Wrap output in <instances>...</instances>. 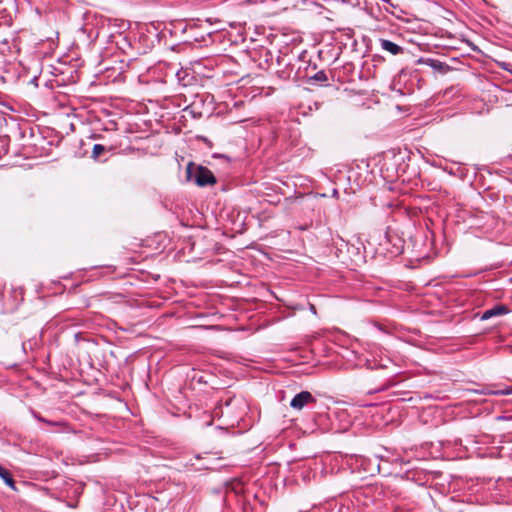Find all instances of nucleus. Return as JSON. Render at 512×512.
<instances>
[{
  "label": "nucleus",
  "instance_id": "obj_22",
  "mask_svg": "<svg viewBox=\"0 0 512 512\" xmlns=\"http://www.w3.org/2000/svg\"><path fill=\"white\" fill-rule=\"evenodd\" d=\"M212 158H214V159H223L226 162H230L231 161V158L228 155L220 154V153H213L212 154Z\"/></svg>",
  "mask_w": 512,
  "mask_h": 512
},
{
  "label": "nucleus",
  "instance_id": "obj_5",
  "mask_svg": "<svg viewBox=\"0 0 512 512\" xmlns=\"http://www.w3.org/2000/svg\"><path fill=\"white\" fill-rule=\"evenodd\" d=\"M409 156L404 152L393 153L391 157L388 155L384 159L382 170L387 171V178H399L403 176L408 169V164L405 162Z\"/></svg>",
  "mask_w": 512,
  "mask_h": 512
},
{
  "label": "nucleus",
  "instance_id": "obj_31",
  "mask_svg": "<svg viewBox=\"0 0 512 512\" xmlns=\"http://www.w3.org/2000/svg\"><path fill=\"white\" fill-rule=\"evenodd\" d=\"M156 38L160 40V33H156Z\"/></svg>",
  "mask_w": 512,
  "mask_h": 512
},
{
  "label": "nucleus",
  "instance_id": "obj_2",
  "mask_svg": "<svg viewBox=\"0 0 512 512\" xmlns=\"http://www.w3.org/2000/svg\"><path fill=\"white\" fill-rule=\"evenodd\" d=\"M405 241L396 232L387 230L383 239L374 249V256L384 259H393L401 255L404 251Z\"/></svg>",
  "mask_w": 512,
  "mask_h": 512
},
{
  "label": "nucleus",
  "instance_id": "obj_27",
  "mask_svg": "<svg viewBox=\"0 0 512 512\" xmlns=\"http://www.w3.org/2000/svg\"><path fill=\"white\" fill-rule=\"evenodd\" d=\"M299 228H300L301 230H307V229H308V226H307V225H305V226H300Z\"/></svg>",
  "mask_w": 512,
  "mask_h": 512
},
{
  "label": "nucleus",
  "instance_id": "obj_30",
  "mask_svg": "<svg viewBox=\"0 0 512 512\" xmlns=\"http://www.w3.org/2000/svg\"><path fill=\"white\" fill-rule=\"evenodd\" d=\"M311 312L315 313L316 310H315V307L314 306H311Z\"/></svg>",
  "mask_w": 512,
  "mask_h": 512
},
{
  "label": "nucleus",
  "instance_id": "obj_18",
  "mask_svg": "<svg viewBox=\"0 0 512 512\" xmlns=\"http://www.w3.org/2000/svg\"><path fill=\"white\" fill-rule=\"evenodd\" d=\"M0 478L3 479L5 484L12 489H15V481L10 472L0 465Z\"/></svg>",
  "mask_w": 512,
  "mask_h": 512
},
{
  "label": "nucleus",
  "instance_id": "obj_19",
  "mask_svg": "<svg viewBox=\"0 0 512 512\" xmlns=\"http://www.w3.org/2000/svg\"><path fill=\"white\" fill-rule=\"evenodd\" d=\"M170 104H172V99L170 98H167L165 97L164 99H162V106H161V109H162V119L167 116L168 118H170L172 116V112L170 111H166L165 110H168Z\"/></svg>",
  "mask_w": 512,
  "mask_h": 512
},
{
  "label": "nucleus",
  "instance_id": "obj_26",
  "mask_svg": "<svg viewBox=\"0 0 512 512\" xmlns=\"http://www.w3.org/2000/svg\"><path fill=\"white\" fill-rule=\"evenodd\" d=\"M376 469H377V471H378L379 473L381 472V466H380V464H379V463H377V465H376Z\"/></svg>",
  "mask_w": 512,
  "mask_h": 512
},
{
  "label": "nucleus",
  "instance_id": "obj_24",
  "mask_svg": "<svg viewBox=\"0 0 512 512\" xmlns=\"http://www.w3.org/2000/svg\"><path fill=\"white\" fill-rule=\"evenodd\" d=\"M389 387H390V385H382L381 387H379V388H377L376 390H374V392H381V391H385V390H387Z\"/></svg>",
  "mask_w": 512,
  "mask_h": 512
},
{
  "label": "nucleus",
  "instance_id": "obj_34",
  "mask_svg": "<svg viewBox=\"0 0 512 512\" xmlns=\"http://www.w3.org/2000/svg\"><path fill=\"white\" fill-rule=\"evenodd\" d=\"M449 173L453 174V175H456V172H454V171H450Z\"/></svg>",
  "mask_w": 512,
  "mask_h": 512
},
{
  "label": "nucleus",
  "instance_id": "obj_20",
  "mask_svg": "<svg viewBox=\"0 0 512 512\" xmlns=\"http://www.w3.org/2000/svg\"><path fill=\"white\" fill-rule=\"evenodd\" d=\"M104 151H106V147L104 145L95 144L92 149V158L95 160L98 159Z\"/></svg>",
  "mask_w": 512,
  "mask_h": 512
},
{
  "label": "nucleus",
  "instance_id": "obj_16",
  "mask_svg": "<svg viewBox=\"0 0 512 512\" xmlns=\"http://www.w3.org/2000/svg\"><path fill=\"white\" fill-rule=\"evenodd\" d=\"M32 415H33V417L37 421L45 423V424L53 426V427H64V426H66V422L65 421H62V420H59V421L48 420V419L44 418L43 416H41V414H39L38 412H36L34 410H32Z\"/></svg>",
  "mask_w": 512,
  "mask_h": 512
},
{
  "label": "nucleus",
  "instance_id": "obj_4",
  "mask_svg": "<svg viewBox=\"0 0 512 512\" xmlns=\"http://www.w3.org/2000/svg\"><path fill=\"white\" fill-rule=\"evenodd\" d=\"M294 57L287 53L278 51L276 55L274 66L276 75L282 80H289L293 78L295 81L301 79L300 69L294 73V65L292 64Z\"/></svg>",
  "mask_w": 512,
  "mask_h": 512
},
{
  "label": "nucleus",
  "instance_id": "obj_14",
  "mask_svg": "<svg viewBox=\"0 0 512 512\" xmlns=\"http://www.w3.org/2000/svg\"><path fill=\"white\" fill-rule=\"evenodd\" d=\"M392 363V360L388 357L386 358H380L379 360L377 359H366L365 361V366L368 368V369H386L388 368L389 364Z\"/></svg>",
  "mask_w": 512,
  "mask_h": 512
},
{
  "label": "nucleus",
  "instance_id": "obj_23",
  "mask_svg": "<svg viewBox=\"0 0 512 512\" xmlns=\"http://www.w3.org/2000/svg\"><path fill=\"white\" fill-rule=\"evenodd\" d=\"M181 44H172L168 48L165 49L164 54L167 57L168 54H172L176 48H179Z\"/></svg>",
  "mask_w": 512,
  "mask_h": 512
},
{
  "label": "nucleus",
  "instance_id": "obj_13",
  "mask_svg": "<svg viewBox=\"0 0 512 512\" xmlns=\"http://www.w3.org/2000/svg\"><path fill=\"white\" fill-rule=\"evenodd\" d=\"M476 394L481 395H495V396H504V395H512V386H505L501 389H491L489 387H484L482 389L473 390Z\"/></svg>",
  "mask_w": 512,
  "mask_h": 512
},
{
  "label": "nucleus",
  "instance_id": "obj_1",
  "mask_svg": "<svg viewBox=\"0 0 512 512\" xmlns=\"http://www.w3.org/2000/svg\"><path fill=\"white\" fill-rule=\"evenodd\" d=\"M336 257L343 263L352 262L355 265L366 262L367 247L360 238L346 241L341 237L334 240Z\"/></svg>",
  "mask_w": 512,
  "mask_h": 512
},
{
  "label": "nucleus",
  "instance_id": "obj_7",
  "mask_svg": "<svg viewBox=\"0 0 512 512\" xmlns=\"http://www.w3.org/2000/svg\"><path fill=\"white\" fill-rule=\"evenodd\" d=\"M251 58L260 69L267 70L274 67L276 55L268 48L260 47L251 52Z\"/></svg>",
  "mask_w": 512,
  "mask_h": 512
},
{
  "label": "nucleus",
  "instance_id": "obj_33",
  "mask_svg": "<svg viewBox=\"0 0 512 512\" xmlns=\"http://www.w3.org/2000/svg\"><path fill=\"white\" fill-rule=\"evenodd\" d=\"M368 246H373L372 242L371 241H368Z\"/></svg>",
  "mask_w": 512,
  "mask_h": 512
},
{
  "label": "nucleus",
  "instance_id": "obj_3",
  "mask_svg": "<svg viewBox=\"0 0 512 512\" xmlns=\"http://www.w3.org/2000/svg\"><path fill=\"white\" fill-rule=\"evenodd\" d=\"M186 179L194 182L198 187L214 185L217 182L214 174L205 166L189 162L186 167Z\"/></svg>",
  "mask_w": 512,
  "mask_h": 512
},
{
  "label": "nucleus",
  "instance_id": "obj_21",
  "mask_svg": "<svg viewBox=\"0 0 512 512\" xmlns=\"http://www.w3.org/2000/svg\"><path fill=\"white\" fill-rule=\"evenodd\" d=\"M219 34L217 32H209L207 33V39L202 37V41L205 43V45L208 44V42H214V38L217 37Z\"/></svg>",
  "mask_w": 512,
  "mask_h": 512
},
{
  "label": "nucleus",
  "instance_id": "obj_28",
  "mask_svg": "<svg viewBox=\"0 0 512 512\" xmlns=\"http://www.w3.org/2000/svg\"><path fill=\"white\" fill-rule=\"evenodd\" d=\"M79 336H80V333H76V334H75V339H76V341H78V340H79Z\"/></svg>",
  "mask_w": 512,
  "mask_h": 512
},
{
  "label": "nucleus",
  "instance_id": "obj_17",
  "mask_svg": "<svg viewBox=\"0 0 512 512\" xmlns=\"http://www.w3.org/2000/svg\"><path fill=\"white\" fill-rule=\"evenodd\" d=\"M172 26L173 25L170 23L169 26L165 25L162 28V38H166L167 33L170 36H173L174 34H177L178 31L181 33L185 32V28L182 23H179L177 26H174L173 29L171 28Z\"/></svg>",
  "mask_w": 512,
  "mask_h": 512
},
{
  "label": "nucleus",
  "instance_id": "obj_9",
  "mask_svg": "<svg viewBox=\"0 0 512 512\" xmlns=\"http://www.w3.org/2000/svg\"><path fill=\"white\" fill-rule=\"evenodd\" d=\"M417 63L429 66L434 71L439 72L440 74H445L450 70V67L447 63L430 57H421L417 60Z\"/></svg>",
  "mask_w": 512,
  "mask_h": 512
},
{
  "label": "nucleus",
  "instance_id": "obj_29",
  "mask_svg": "<svg viewBox=\"0 0 512 512\" xmlns=\"http://www.w3.org/2000/svg\"><path fill=\"white\" fill-rule=\"evenodd\" d=\"M68 506H69V507H71V508H75V507H76V504H74V503H71V504H70V503H69V504H68Z\"/></svg>",
  "mask_w": 512,
  "mask_h": 512
},
{
  "label": "nucleus",
  "instance_id": "obj_11",
  "mask_svg": "<svg viewBox=\"0 0 512 512\" xmlns=\"http://www.w3.org/2000/svg\"><path fill=\"white\" fill-rule=\"evenodd\" d=\"M142 150L144 151L145 154L157 156L160 152V144L158 137H148L145 140L144 145L142 146Z\"/></svg>",
  "mask_w": 512,
  "mask_h": 512
},
{
  "label": "nucleus",
  "instance_id": "obj_12",
  "mask_svg": "<svg viewBox=\"0 0 512 512\" xmlns=\"http://www.w3.org/2000/svg\"><path fill=\"white\" fill-rule=\"evenodd\" d=\"M509 312V309L502 304H497L493 306L490 309H487L483 312L481 315V320L485 321L488 319H491L492 317L499 316V315H505Z\"/></svg>",
  "mask_w": 512,
  "mask_h": 512
},
{
  "label": "nucleus",
  "instance_id": "obj_6",
  "mask_svg": "<svg viewBox=\"0 0 512 512\" xmlns=\"http://www.w3.org/2000/svg\"><path fill=\"white\" fill-rule=\"evenodd\" d=\"M162 65L165 66V71H162V83L171 81L186 85L185 77L188 76V73L183 69L180 62L166 63V61L162 60Z\"/></svg>",
  "mask_w": 512,
  "mask_h": 512
},
{
  "label": "nucleus",
  "instance_id": "obj_8",
  "mask_svg": "<svg viewBox=\"0 0 512 512\" xmlns=\"http://www.w3.org/2000/svg\"><path fill=\"white\" fill-rule=\"evenodd\" d=\"M310 403H316V398L309 391H301L291 399L290 407L294 410H302Z\"/></svg>",
  "mask_w": 512,
  "mask_h": 512
},
{
  "label": "nucleus",
  "instance_id": "obj_32",
  "mask_svg": "<svg viewBox=\"0 0 512 512\" xmlns=\"http://www.w3.org/2000/svg\"><path fill=\"white\" fill-rule=\"evenodd\" d=\"M6 142H7V138H4V139L2 140L3 145H4Z\"/></svg>",
  "mask_w": 512,
  "mask_h": 512
},
{
  "label": "nucleus",
  "instance_id": "obj_10",
  "mask_svg": "<svg viewBox=\"0 0 512 512\" xmlns=\"http://www.w3.org/2000/svg\"><path fill=\"white\" fill-rule=\"evenodd\" d=\"M379 44L382 50L394 56L403 54L405 50L402 46L398 45L397 43L384 38L379 39Z\"/></svg>",
  "mask_w": 512,
  "mask_h": 512
},
{
  "label": "nucleus",
  "instance_id": "obj_15",
  "mask_svg": "<svg viewBox=\"0 0 512 512\" xmlns=\"http://www.w3.org/2000/svg\"><path fill=\"white\" fill-rule=\"evenodd\" d=\"M305 77L307 78L306 82L309 83V84H313L315 82L323 83V82L328 81V76H327V74H326V72L324 70L317 71L313 75L301 76V78H305Z\"/></svg>",
  "mask_w": 512,
  "mask_h": 512
},
{
  "label": "nucleus",
  "instance_id": "obj_25",
  "mask_svg": "<svg viewBox=\"0 0 512 512\" xmlns=\"http://www.w3.org/2000/svg\"><path fill=\"white\" fill-rule=\"evenodd\" d=\"M202 140L207 143L209 146H211V142L206 138V137H202Z\"/></svg>",
  "mask_w": 512,
  "mask_h": 512
}]
</instances>
